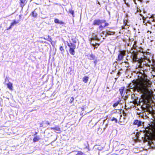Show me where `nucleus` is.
Instances as JSON below:
<instances>
[{"label":"nucleus","instance_id":"nucleus-35","mask_svg":"<svg viewBox=\"0 0 155 155\" xmlns=\"http://www.w3.org/2000/svg\"><path fill=\"white\" fill-rule=\"evenodd\" d=\"M150 32V33H152L151 31H147V33H148V32Z\"/></svg>","mask_w":155,"mask_h":155},{"label":"nucleus","instance_id":"nucleus-26","mask_svg":"<svg viewBox=\"0 0 155 155\" xmlns=\"http://www.w3.org/2000/svg\"><path fill=\"white\" fill-rule=\"evenodd\" d=\"M104 27V26H103L102 25H101L99 26V28L100 30H102L103 29V28Z\"/></svg>","mask_w":155,"mask_h":155},{"label":"nucleus","instance_id":"nucleus-14","mask_svg":"<svg viewBox=\"0 0 155 155\" xmlns=\"http://www.w3.org/2000/svg\"><path fill=\"white\" fill-rule=\"evenodd\" d=\"M51 130H55L58 131H61L60 128L58 126H56L54 127H51Z\"/></svg>","mask_w":155,"mask_h":155},{"label":"nucleus","instance_id":"nucleus-39","mask_svg":"<svg viewBox=\"0 0 155 155\" xmlns=\"http://www.w3.org/2000/svg\"><path fill=\"white\" fill-rule=\"evenodd\" d=\"M7 78H6V79H5V81H7Z\"/></svg>","mask_w":155,"mask_h":155},{"label":"nucleus","instance_id":"nucleus-41","mask_svg":"<svg viewBox=\"0 0 155 155\" xmlns=\"http://www.w3.org/2000/svg\"><path fill=\"white\" fill-rule=\"evenodd\" d=\"M81 109H83H83H84V108H83H83H82V107H81Z\"/></svg>","mask_w":155,"mask_h":155},{"label":"nucleus","instance_id":"nucleus-37","mask_svg":"<svg viewBox=\"0 0 155 155\" xmlns=\"http://www.w3.org/2000/svg\"><path fill=\"white\" fill-rule=\"evenodd\" d=\"M51 38H49V41H51Z\"/></svg>","mask_w":155,"mask_h":155},{"label":"nucleus","instance_id":"nucleus-15","mask_svg":"<svg viewBox=\"0 0 155 155\" xmlns=\"http://www.w3.org/2000/svg\"><path fill=\"white\" fill-rule=\"evenodd\" d=\"M89 78L88 77L85 76L83 78V80L85 83L87 82Z\"/></svg>","mask_w":155,"mask_h":155},{"label":"nucleus","instance_id":"nucleus-20","mask_svg":"<svg viewBox=\"0 0 155 155\" xmlns=\"http://www.w3.org/2000/svg\"><path fill=\"white\" fill-rule=\"evenodd\" d=\"M32 15L33 17H36L37 15V14L35 11H34L32 12Z\"/></svg>","mask_w":155,"mask_h":155},{"label":"nucleus","instance_id":"nucleus-10","mask_svg":"<svg viewBox=\"0 0 155 155\" xmlns=\"http://www.w3.org/2000/svg\"><path fill=\"white\" fill-rule=\"evenodd\" d=\"M54 22L56 23L59 24H64V22L62 21H60L57 19H55L54 20Z\"/></svg>","mask_w":155,"mask_h":155},{"label":"nucleus","instance_id":"nucleus-21","mask_svg":"<svg viewBox=\"0 0 155 155\" xmlns=\"http://www.w3.org/2000/svg\"><path fill=\"white\" fill-rule=\"evenodd\" d=\"M142 118L144 119H146L148 117L147 116V115L146 114V113H145L144 114H143V115L142 116Z\"/></svg>","mask_w":155,"mask_h":155},{"label":"nucleus","instance_id":"nucleus-24","mask_svg":"<svg viewBox=\"0 0 155 155\" xmlns=\"http://www.w3.org/2000/svg\"><path fill=\"white\" fill-rule=\"evenodd\" d=\"M83 154V153L81 151H79L75 155H82Z\"/></svg>","mask_w":155,"mask_h":155},{"label":"nucleus","instance_id":"nucleus-5","mask_svg":"<svg viewBox=\"0 0 155 155\" xmlns=\"http://www.w3.org/2000/svg\"><path fill=\"white\" fill-rule=\"evenodd\" d=\"M134 125H137V126L139 127L141 125L142 122L138 120H136L134 121Z\"/></svg>","mask_w":155,"mask_h":155},{"label":"nucleus","instance_id":"nucleus-29","mask_svg":"<svg viewBox=\"0 0 155 155\" xmlns=\"http://www.w3.org/2000/svg\"><path fill=\"white\" fill-rule=\"evenodd\" d=\"M137 57H134L133 58V61H134L136 62L137 61Z\"/></svg>","mask_w":155,"mask_h":155},{"label":"nucleus","instance_id":"nucleus-38","mask_svg":"<svg viewBox=\"0 0 155 155\" xmlns=\"http://www.w3.org/2000/svg\"><path fill=\"white\" fill-rule=\"evenodd\" d=\"M152 21H155V20L154 19H153Z\"/></svg>","mask_w":155,"mask_h":155},{"label":"nucleus","instance_id":"nucleus-16","mask_svg":"<svg viewBox=\"0 0 155 155\" xmlns=\"http://www.w3.org/2000/svg\"><path fill=\"white\" fill-rule=\"evenodd\" d=\"M19 22V21H16L15 20H14L13 22L11 23V26L12 27L14 26L15 25H16Z\"/></svg>","mask_w":155,"mask_h":155},{"label":"nucleus","instance_id":"nucleus-2","mask_svg":"<svg viewBox=\"0 0 155 155\" xmlns=\"http://www.w3.org/2000/svg\"><path fill=\"white\" fill-rule=\"evenodd\" d=\"M126 54V51L124 50L120 51V53L119 54L118 57V61H121L123 59L124 56Z\"/></svg>","mask_w":155,"mask_h":155},{"label":"nucleus","instance_id":"nucleus-19","mask_svg":"<svg viewBox=\"0 0 155 155\" xmlns=\"http://www.w3.org/2000/svg\"><path fill=\"white\" fill-rule=\"evenodd\" d=\"M120 101H117L116 103H115L113 105V106L114 107H117L118 104L120 103Z\"/></svg>","mask_w":155,"mask_h":155},{"label":"nucleus","instance_id":"nucleus-22","mask_svg":"<svg viewBox=\"0 0 155 155\" xmlns=\"http://www.w3.org/2000/svg\"><path fill=\"white\" fill-rule=\"evenodd\" d=\"M140 15L142 17L143 19V23L144 24V25H147L146 23H145V24H144L145 23V20L146 19L145 18L144 16H143L141 14H140Z\"/></svg>","mask_w":155,"mask_h":155},{"label":"nucleus","instance_id":"nucleus-44","mask_svg":"<svg viewBox=\"0 0 155 155\" xmlns=\"http://www.w3.org/2000/svg\"><path fill=\"white\" fill-rule=\"evenodd\" d=\"M153 141H152V143H153Z\"/></svg>","mask_w":155,"mask_h":155},{"label":"nucleus","instance_id":"nucleus-34","mask_svg":"<svg viewBox=\"0 0 155 155\" xmlns=\"http://www.w3.org/2000/svg\"><path fill=\"white\" fill-rule=\"evenodd\" d=\"M150 18H153V16H151V17H150Z\"/></svg>","mask_w":155,"mask_h":155},{"label":"nucleus","instance_id":"nucleus-40","mask_svg":"<svg viewBox=\"0 0 155 155\" xmlns=\"http://www.w3.org/2000/svg\"><path fill=\"white\" fill-rule=\"evenodd\" d=\"M74 43H76V41H74Z\"/></svg>","mask_w":155,"mask_h":155},{"label":"nucleus","instance_id":"nucleus-17","mask_svg":"<svg viewBox=\"0 0 155 155\" xmlns=\"http://www.w3.org/2000/svg\"><path fill=\"white\" fill-rule=\"evenodd\" d=\"M92 41L91 42V44L92 45V46L94 47L95 48H97L98 47V45H99V44H97L95 43V44L94 43H92Z\"/></svg>","mask_w":155,"mask_h":155},{"label":"nucleus","instance_id":"nucleus-30","mask_svg":"<svg viewBox=\"0 0 155 155\" xmlns=\"http://www.w3.org/2000/svg\"><path fill=\"white\" fill-rule=\"evenodd\" d=\"M109 24L107 23H105L104 25V27H105L107 26H108L109 25Z\"/></svg>","mask_w":155,"mask_h":155},{"label":"nucleus","instance_id":"nucleus-33","mask_svg":"<svg viewBox=\"0 0 155 155\" xmlns=\"http://www.w3.org/2000/svg\"><path fill=\"white\" fill-rule=\"evenodd\" d=\"M40 127H42L43 126V125H42V124L40 123Z\"/></svg>","mask_w":155,"mask_h":155},{"label":"nucleus","instance_id":"nucleus-45","mask_svg":"<svg viewBox=\"0 0 155 155\" xmlns=\"http://www.w3.org/2000/svg\"><path fill=\"white\" fill-rule=\"evenodd\" d=\"M99 155H100V154H99Z\"/></svg>","mask_w":155,"mask_h":155},{"label":"nucleus","instance_id":"nucleus-9","mask_svg":"<svg viewBox=\"0 0 155 155\" xmlns=\"http://www.w3.org/2000/svg\"><path fill=\"white\" fill-rule=\"evenodd\" d=\"M7 87L10 90H13L12 84L11 82H9L8 84H7Z\"/></svg>","mask_w":155,"mask_h":155},{"label":"nucleus","instance_id":"nucleus-8","mask_svg":"<svg viewBox=\"0 0 155 155\" xmlns=\"http://www.w3.org/2000/svg\"><path fill=\"white\" fill-rule=\"evenodd\" d=\"M88 58L91 60H92L95 59L96 58L94 55L91 54L89 56Z\"/></svg>","mask_w":155,"mask_h":155},{"label":"nucleus","instance_id":"nucleus-43","mask_svg":"<svg viewBox=\"0 0 155 155\" xmlns=\"http://www.w3.org/2000/svg\"><path fill=\"white\" fill-rule=\"evenodd\" d=\"M48 37H50L49 36H48Z\"/></svg>","mask_w":155,"mask_h":155},{"label":"nucleus","instance_id":"nucleus-32","mask_svg":"<svg viewBox=\"0 0 155 155\" xmlns=\"http://www.w3.org/2000/svg\"><path fill=\"white\" fill-rule=\"evenodd\" d=\"M12 26H11V25H10V26L7 29V30H10L12 28Z\"/></svg>","mask_w":155,"mask_h":155},{"label":"nucleus","instance_id":"nucleus-13","mask_svg":"<svg viewBox=\"0 0 155 155\" xmlns=\"http://www.w3.org/2000/svg\"><path fill=\"white\" fill-rule=\"evenodd\" d=\"M99 40L98 38H97V36L95 34H94L92 35V37L91 39V40Z\"/></svg>","mask_w":155,"mask_h":155},{"label":"nucleus","instance_id":"nucleus-25","mask_svg":"<svg viewBox=\"0 0 155 155\" xmlns=\"http://www.w3.org/2000/svg\"><path fill=\"white\" fill-rule=\"evenodd\" d=\"M112 121H115V123H117V120L116 118L113 117L111 120Z\"/></svg>","mask_w":155,"mask_h":155},{"label":"nucleus","instance_id":"nucleus-27","mask_svg":"<svg viewBox=\"0 0 155 155\" xmlns=\"http://www.w3.org/2000/svg\"><path fill=\"white\" fill-rule=\"evenodd\" d=\"M74 98L73 97H72L71 99H70V102L71 104L73 101L74 100Z\"/></svg>","mask_w":155,"mask_h":155},{"label":"nucleus","instance_id":"nucleus-36","mask_svg":"<svg viewBox=\"0 0 155 155\" xmlns=\"http://www.w3.org/2000/svg\"><path fill=\"white\" fill-rule=\"evenodd\" d=\"M86 148L87 149L89 150V147H88L87 146L86 147Z\"/></svg>","mask_w":155,"mask_h":155},{"label":"nucleus","instance_id":"nucleus-23","mask_svg":"<svg viewBox=\"0 0 155 155\" xmlns=\"http://www.w3.org/2000/svg\"><path fill=\"white\" fill-rule=\"evenodd\" d=\"M69 12L70 13H71L72 15L74 16V11H73L71 10L70 9H69Z\"/></svg>","mask_w":155,"mask_h":155},{"label":"nucleus","instance_id":"nucleus-18","mask_svg":"<svg viewBox=\"0 0 155 155\" xmlns=\"http://www.w3.org/2000/svg\"><path fill=\"white\" fill-rule=\"evenodd\" d=\"M124 88H121L119 89V91L120 92V93L121 95V96H124V94H123V92H124Z\"/></svg>","mask_w":155,"mask_h":155},{"label":"nucleus","instance_id":"nucleus-11","mask_svg":"<svg viewBox=\"0 0 155 155\" xmlns=\"http://www.w3.org/2000/svg\"><path fill=\"white\" fill-rule=\"evenodd\" d=\"M75 49V48H70L69 52L71 54H72L73 55H74V54L75 51H74V50Z\"/></svg>","mask_w":155,"mask_h":155},{"label":"nucleus","instance_id":"nucleus-4","mask_svg":"<svg viewBox=\"0 0 155 155\" xmlns=\"http://www.w3.org/2000/svg\"><path fill=\"white\" fill-rule=\"evenodd\" d=\"M102 33L103 35H104L105 33V32L104 31H103L102 32ZM106 35H113L114 34L115 32H114L110 31H108L107 30H106Z\"/></svg>","mask_w":155,"mask_h":155},{"label":"nucleus","instance_id":"nucleus-3","mask_svg":"<svg viewBox=\"0 0 155 155\" xmlns=\"http://www.w3.org/2000/svg\"><path fill=\"white\" fill-rule=\"evenodd\" d=\"M105 21H103L100 20H95L93 22V25H99L100 24H101L102 23H104Z\"/></svg>","mask_w":155,"mask_h":155},{"label":"nucleus","instance_id":"nucleus-28","mask_svg":"<svg viewBox=\"0 0 155 155\" xmlns=\"http://www.w3.org/2000/svg\"><path fill=\"white\" fill-rule=\"evenodd\" d=\"M60 50L62 51H64L63 48L62 46H61L60 48Z\"/></svg>","mask_w":155,"mask_h":155},{"label":"nucleus","instance_id":"nucleus-7","mask_svg":"<svg viewBox=\"0 0 155 155\" xmlns=\"http://www.w3.org/2000/svg\"><path fill=\"white\" fill-rule=\"evenodd\" d=\"M68 46H69L70 47V48H76V45L74 44H73L72 43H68Z\"/></svg>","mask_w":155,"mask_h":155},{"label":"nucleus","instance_id":"nucleus-31","mask_svg":"<svg viewBox=\"0 0 155 155\" xmlns=\"http://www.w3.org/2000/svg\"><path fill=\"white\" fill-rule=\"evenodd\" d=\"M139 52L140 53H142L143 52V50L142 49H141L139 51Z\"/></svg>","mask_w":155,"mask_h":155},{"label":"nucleus","instance_id":"nucleus-1","mask_svg":"<svg viewBox=\"0 0 155 155\" xmlns=\"http://www.w3.org/2000/svg\"><path fill=\"white\" fill-rule=\"evenodd\" d=\"M138 92L144 94L150 93L151 91L148 88V85L145 82H143L137 87Z\"/></svg>","mask_w":155,"mask_h":155},{"label":"nucleus","instance_id":"nucleus-6","mask_svg":"<svg viewBox=\"0 0 155 155\" xmlns=\"http://www.w3.org/2000/svg\"><path fill=\"white\" fill-rule=\"evenodd\" d=\"M20 6L23 7L27 3V0H20Z\"/></svg>","mask_w":155,"mask_h":155},{"label":"nucleus","instance_id":"nucleus-42","mask_svg":"<svg viewBox=\"0 0 155 155\" xmlns=\"http://www.w3.org/2000/svg\"><path fill=\"white\" fill-rule=\"evenodd\" d=\"M148 23H150V22H149V21H148Z\"/></svg>","mask_w":155,"mask_h":155},{"label":"nucleus","instance_id":"nucleus-12","mask_svg":"<svg viewBox=\"0 0 155 155\" xmlns=\"http://www.w3.org/2000/svg\"><path fill=\"white\" fill-rule=\"evenodd\" d=\"M40 139V138L38 136H36L34 137L33 141L34 142H37Z\"/></svg>","mask_w":155,"mask_h":155}]
</instances>
